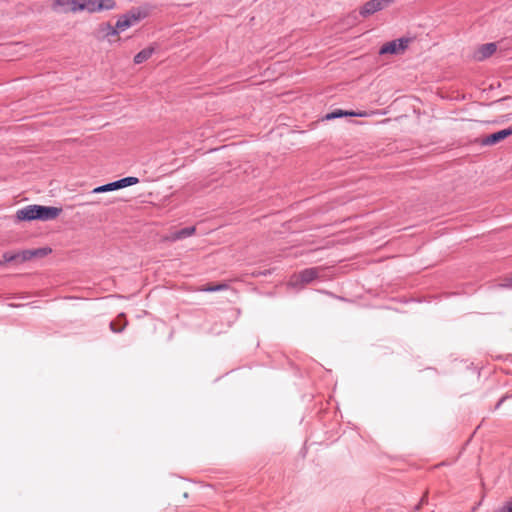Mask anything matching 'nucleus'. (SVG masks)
<instances>
[{"mask_svg":"<svg viewBox=\"0 0 512 512\" xmlns=\"http://www.w3.org/2000/svg\"><path fill=\"white\" fill-rule=\"evenodd\" d=\"M408 43L409 40L406 38H400L387 42L380 48L379 54H398L407 48Z\"/></svg>","mask_w":512,"mask_h":512,"instance_id":"obj_5","label":"nucleus"},{"mask_svg":"<svg viewBox=\"0 0 512 512\" xmlns=\"http://www.w3.org/2000/svg\"><path fill=\"white\" fill-rule=\"evenodd\" d=\"M79 0H54L52 10L57 13H77L79 12Z\"/></svg>","mask_w":512,"mask_h":512,"instance_id":"obj_6","label":"nucleus"},{"mask_svg":"<svg viewBox=\"0 0 512 512\" xmlns=\"http://www.w3.org/2000/svg\"><path fill=\"white\" fill-rule=\"evenodd\" d=\"M393 0H370L367 1L359 10L362 17H368L388 7Z\"/></svg>","mask_w":512,"mask_h":512,"instance_id":"obj_4","label":"nucleus"},{"mask_svg":"<svg viewBox=\"0 0 512 512\" xmlns=\"http://www.w3.org/2000/svg\"><path fill=\"white\" fill-rule=\"evenodd\" d=\"M118 30H116V25L112 26L109 22L101 23L96 30V37L98 39H105L110 36L118 35Z\"/></svg>","mask_w":512,"mask_h":512,"instance_id":"obj_9","label":"nucleus"},{"mask_svg":"<svg viewBox=\"0 0 512 512\" xmlns=\"http://www.w3.org/2000/svg\"><path fill=\"white\" fill-rule=\"evenodd\" d=\"M34 255H36L35 251H23L21 253L22 261L29 260Z\"/></svg>","mask_w":512,"mask_h":512,"instance_id":"obj_19","label":"nucleus"},{"mask_svg":"<svg viewBox=\"0 0 512 512\" xmlns=\"http://www.w3.org/2000/svg\"><path fill=\"white\" fill-rule=\"evenodd\" d=\"M116 30L118 33L125 31L126 29L132 27L131 22L126 18L125 15H122L116 22Z\"/></svg>","mask_w":512,"mask_h":512,"instance_id":"obj_14","label":"nucleus"},{"mask_svg":"<svg viewBox=\"0 0 512 512\" xmlns=\"http://www.w3.org/2000/svg\"><path fill=\"white\" fill-rule=\"evenodd\" d=\"M497 49L495 43H487L482 45V58L490 57Z\"/></svg>","mask_w":512,"mask_h":512,"instance_id":"obj_16","label":"nucleus"},{"mask_svg":"<svg viewBox=\"0 0 512 512\" xmlns=\"http://www.w3.org/2000/svg\"><path fill=\"white\" fill-rule=\"evenodd\" d=\"M19 256H20V254L5 252L3 254V259H4V262H12V261H15Z\"/></svg>","mask_w":512,"mask_h":512,"instance_id":"obj_18","label":"nucleus"},{"mask_svg":"<svg viewBox=\"0 0 512 512\" xmlns=\"http://www.w3.org/2000/svg\"><path fill=\"white\" fill-rule=\"evenodd\" d=\"M139 183V179L137 177L128 176L101 186H98L92 190V193H104L110 192L118 189H122L128 186H132Z\"/></svg>","mask_w":512,"mask_h":512,"instance_id":"obj_3","label":"nucleus"},{"mask_svg":"<svg viewBox=\"0 0 512 512\" xmlns=\"http://www.w3.org/2000/svg\"><path fill=\"white\" fill-rule=\"evenodd\" d=\"M126 18L131 22V25L139 23L141 20L148 16V12L144 8H134L124 14Z\"/></svg>","mask_w":512,"mask_h":512,"instance_id":"obj_10","label":"nucleus"},{"mask_svg":"<svg viewBox=\"0 0 512 512\" xmlns=\"http://www.w3.org/2000/svg\"><path fill=\"white\" fill-rule=\"evenodd\" d=\"M110 328H111V330L113 332L120 333V332H122L124 330V325L118 328V327H116V324L114 322H111L110 323Z\"/></svg>","mask_w":512,"mask_h":512,"instance_id":"obj_20","label":"nucleus"},{"mask_svg":"<svg viewBox=\"0 0 512 512\" xmlns=\"http://www.w3.org/2000/svg\"><path fill=\"white\" fill-rule=\"evenodd\" d=\"M504 287L512 288V277L508 280L506 284L503 285Z\"/></svg>","mask_w":512,"mask_h":512,"instance_id":"obj_21","label":"nucleus"},{"mask_svg":"<svg viewBox=\"0 0 512 512\" xmlns=\"http://www.w3.org/2000/svg\"><path fill=\"white\" fill-rule=\"evenodd\" d=\"M195 232V227H185L180 230L173 232L170 236V239L173 241L185 239L191 236Z\"/></svg>","mask_w":512,"mask_h":512,"instance_id":"obj_12","label":"nucleus"},{"mask_svg":"<svg viewBox=\"0 0 512 512\" xmlns=\"http://www.w3.org/2000/svg\"><path fill=\"white\" fill-rule=\"evenodd\" d=\"M512 135V127L497 131L482 138V145H494Z\"/></svg>","mask_w":512,"mask_h":512,"instance_id":"obj_7","label":"nucleus"},{"mask_svg":"<svg viewBox=\"0 0 512 512\" xmlns=\"http://www.w3.org/2000/svg\"><path fill=\"white\" fill-rule=\"evenodd\" d=\"M343 116H356V117H367L369 116V114L365 111H362V112H354V111H344V110H341V109H337L331 113H328L326 116H325V119L327 120H331V119H336V118H340V117H343Z\"/></svg>","mask_w":512,"mask_h":512,"instance_id":"obj_11","label":"nucleus"},{"mask_svg":"<svg viewBox=\"0 0 512 512\" xmlns=\"http://www.w3.org/2000/svg\"><path fill=\"white\" fill-rule=\"evenodd\" d=\"M228 288H229L228 284L220 283V284H217V285H209V286L203 287V288L200 289V291H203V292H217V291L227 290Z\"/></svg>","mask_w":512,"mask_h":512,"instance_id":"obj_15","label":"nucleus"},{"mask_svg":"<svg viewBox=\"0 0 512 512\" xmlns=\"http://www.w3.org/2000/svg\"><path fill=\"white\" fill-rule=\"evenodd\" d=\"M153 52H154V48H152V47H148V48L141 50L134 56V63L141 64V63L145 62L152 56Z\"/></svg>","mask_w":512,"mask_h":512,"instance_id":"obj_13","label":"nucleus"},{"mask_svg":"<svg viewBox=\"0 0 512 512\" xmlns=\"http://www.w3.org/2000/svg\"><path fill=\"white\" fill-rule=\"evenodd\" d=\"M61 212V208L32 204L17 210L16 219L18 221H49L56 219Z\"/></svg>","mask_w":512,"mask_h":512,"instance_id":"obj_1","label":"nucleus"},{"mask_svg":"<svg viewBox=\"0 0 512 512\" xmlns=\"http://www.w3.org/2000/svg\"><path fill=\"white\" fill-rule=\"evenodd\" d=\"M494 512H512V497L495 509Z\"/></svg>","mask_w":512,"mask_h":512,"instance_id":"obj_17","label":"nucleus"},{"mask_svg":"<svg viewBox=\"0 0 512 512\" xmlns=\"http://www.w3.org/2000/svg\"><path fill=\"white\" fill-rule=\"evenodd\" d=\"M319 275L318 268H306L299 272V274L296 277V281L293 282L294 284H297L298 281L302 284H308L312 282L314 279H316Z\"/></svg>","mask_w":512,"mask_h":512,"instance_id":"obj_8","label":"nucleus"},{"mask_svg":"<svg viewBox=\"0 0 512 512\" xmlns=\"http://www.w3.org/2000/svg\"><path fill=\"white\" fill-rule=\"evenodd\" d=\"M79 12L96 13L116 8L115 0H79Z\"/></svg>","mask_w":512,"mask_h":512,"instance_id":"obj_2","label":"nucleus"}]
</instances>
